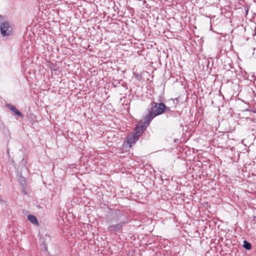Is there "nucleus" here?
Wrapping results in <instances>:
<instances>
[{
    "mask_svg": "<svg viewBox=\"0 0 256 256\" xmlns=\"http://www.w3.org/2000/svg\"><path fill=\"white\" fill-rule=\"evenodd\" d=\"M44 248H45V250H47V248L45 246H44Z\"/></svg>",
    "mask_w": 256,
    "mask_h": 256,
    "instance_id": "obj_10",
    "label": "nucleus"
},
{
    "mask_svg": "<svg viewBox=\"0 0 256 256\" xmlns=\"http://www.w3.org/2000/svg\"><path fill=\"white\" fill-rule=\"evenodd\" d=\"M6 107L8 108L12 112H14V115L18 116V117L23 118L24 115L23 114L18 110L16 109V108L10 104H7Z\"/></svg>",
    "mask_w": 256,
    "mask_h": 256,
    "instance_id": "obj_5",
    "label": "nucleus"
},
{
    "mask_svg": "<svg viewBox=\"0 0 256 256\" xmlns=\"http://www.w3.org/2000/svg\"><path fill=\"white\" fill-rule=\"evenodd\" d=\"M165 104L164 103H157L152 102L151 103V108L148 110V114L144 118L145 126H148L150 122L156 116L160 115L164 112Z\"/></svg>",
    "mask_w": 256,
    "mask_h": 256,
    "instance_id": "obj_1",
    "label": "nucleus"
},
{
    "mask_svg": "<svg viewBox=\"0 0 256 256\" xmlns=\"http://www.w3.org/2000/svg\"><path fill=\"white\" fill-rule=\"evenodd\" d=\"M115 220L116 222H117V224H112L110 226L109 228H112V230L114 232L118 231L119 230H121L123 226L126 224V222L124 221H123L122 220H121L120 218H115L114 219Z\"/></svg>",
    "mask_w": 256,
    "mask_h": 256,
    "instance_id": "obj_4",
    "label": "nucleus"
},
{
    "mask_svg": "<svg viewBox=\"0 0 256 256\" xmlns=\"http://www.w3.org/2000/svg\"><path fill=\"white\" fill-rule=\"evenodd\" d=\"M165 111H166V112H170V111H171V110H170V108L166 106L165 105L164 112Z\"/></svg>",
    "mask_w": 256,
    "mask_h": 256,
    "instance_id": "obj_9",
    "label": "nucleus"
},
{
    "mask_svg": "<svg viewBox=\"0 0 256 256\" xmlns=\"http://www.w3.org/2000/svg\"><path fill=\"white\" fill-rule=\"evenodd\" d=\"M0 30L3 36H10L12 34V28L7 22H2L0 24Z\"/></svg>",
    "mask_w": 256,
    "mask_h": 256,
    "instance_id": "obj_3",
    "label": "nucleus"
},
{
    "mask_svg": "<svg viewBox=\"0 0 256 256\" xmlns=\"http://www.w3.org/2000/svg\"><path fill=\"white\" fill-rule=\"evenodd\" d=\"M148 126H145L144 124L142 122L140 126H138L134 130V132L130 134L127 136V142L131 146L132 144L138 140L140 136L142 134L144 130Z\"/></svg>",
    "mask_w": 256,
    "mask_h": 256,
    "instance_id": "obj_2",
    "label": "nucleus"
},
{
    "mask_svg": "<svg viewBox=\"0 0 256 256\" xmlns=\"http://www.w3.org/2000/svg\"><path fill=\"white\" fill-rule=\"evenodd\" d=\"M174 100H176L177 102H178V98H176Z\"/></svg>",
    "mask_w": 256,
    "mask_h": 256,
    "instance_id": "obj_11",
    "label": "nucleus"
},
{
    "mask_svg": "<svg viewBox=\"0 0 256 256\" xmlns=\"http://www.w3.org/2000/svg\"><path fill=\"white\" fill-rule=\"evenodd\" d=\"M28 220L32 224L35 225H38V222L36 218L34 216V215H28Z\"/></svg>",
    "mask_w": 256,
    "mask_h": 256,
    "instance_id": "obj_6",
    "label": "nucleus"
},
{
    "mask_svg": "<svg viewBox=\"0 0 256 256\" xmlns=\"http://www.w3.org/2000/svg\"><path fill=\"white\" fill-rule=\"evenodd\" d=\"M18 182H20L22 188V191H24V189L25 188L26 184V180L25 178L22 176H20L18 178Z\"/></svg>",
    "mask_w": 256,
    "mask_h": 256,
    "instance_id": "obj_7",
    "label": "nucleus"
},
{
    "mask_svg": "<svg viewBox=\"0 0 256 256\" xmlns=\"http://www.w3.org/2000/svg\"><path fill=\"white\" fill-rule=\"evenodd\" d=\"M243 246L244 248L248 250H250L252 248V244L246 240L244 241Z\"/></svg>",
    "mask_w": 256,
    "mask_h": 256,
    "instance_id": "obj_8",
    "label": "nucleus"
}]
</instances>
